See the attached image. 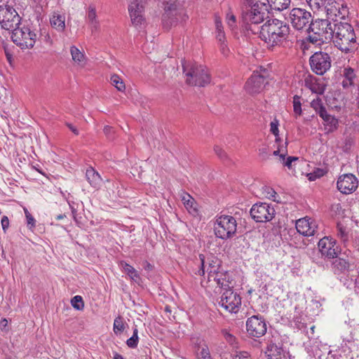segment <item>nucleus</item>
I'll use <instances>...</instances> for the list:
<instances>
[{
  "mask_svg": "<svg viewBox=\"0 0 359 359\" xmlns=\"http://www.w3.org/2000/svg\"><path fill=\"white\" fill-rule=\"evenodd\" d=\"M257 34L268 48L273 49L281 46L287 41L290 27L286 22L273 18L268 20L261 25V29Z\"/></svg>",
  "mask_w": 359,
  "mask_h": 359,
  "instance_id": "1",
  "label": "nucleus"
},
{
  "mask_svg": "<svg viewBox=\"0 0 359 359\" xmlns=\"http://www.w3.org/2000/svg\"><path fill=\"white\" fill-rule=\"evenodd\" d=\"M269 18V8L265 2H255L245 6L242 11V21L245 29L252 34H257L262 24Z\"/></svg>",
  "mask_w": 359,
  "mask_h": 359,
  "instance_id": "2",
  "label": "nucleus"
},
{
  "mask_svg": "<svg viewBox=\"0 0 359 359\" xmlns=\"http://www.w3.org/2000/svg\"><path fill=\"white\" fill-rule=\"evenodd\" d=\"M332 40L334 46L345 53L353 52L357 48L354 29L347 22H334L333 38Z\"/></svg>",
  "mask_w": 359,
  "mask_h": 359,
  "instance_id": "3",
  "label": "nucleus"
},
{
  "mask_svg": "<svg viewBox=\"0 0 359 359\" xmlns=\"http://www.w3.org/2000/svg\"><path fill=\"white\" fill-rule=\"evenodd\" d=\"M308 40L316 45H320L333 38L334 22L328 20L318 19L310 25Z\"/></svg>",
  "mask_w": 359,
  "mask_h": 359,
  "instance_id": "4",
  "label": "nucleus"
},
{
  "mask_svg": "<svg viewBox=\"0 0 359 359\" xmlns=\"http://www.w3.org/2000/svg\"><path fill=\"white\" fill-rule=\"evenodd\" d=\"M183 71L187 76V83L189 85L205 86L210 82V75L205 66L196 62L182 63Z\"/></svg>",
  "mask_w": 359,
  "mask_h": 359,
  "instance_id": "5",
  "label": "nucleus"
},
{
  "mask_svg": "<svg viewBox=\"0 0 359 359\" xmlns=\"http://www.w3.org/2000/svg\"><path fill=\"white\" fill-rule=\"evenodd\" d=\"M237 226L236 218L231 215L217 216L214 223L215 234L222 240L231 239L236 234Z\"/></svg>",
  "mask_w": 359,
  "mask_h": 359,
  "instance_id": "6",
  "label": "nucleus"
},
{
  "mask_svg": "<svg viewBox=\"0 0 359 359\" xmlns=\"http://www.w3.org/2000/svg\"><path fill=\"white\" fill-rule=\"evenodd\" d=\"M11 39L13 42L22 50H27L34 47L37 35L29 27L22 23L13 30Z\"/></svg>",
  "mask_w": 359,
  "mask_h": 359,
  "instance_id": "7",
  "label": "nucleus"
},
{
  "mask_svg": "<svg viewBox=\"0 0 359 359\" xmlns=\"http://www.w3.org/2000/svg\"><path fill=\"white\" fill-rule=\"evenodd\" d=\"M328 18L334 22L345 20L349 15V9L344 0H328L323 6Z\"/></svg>",
  "mask_w": 359,
  "mask_h": 359,
  "instance_id": "8",
  "label": "nucleus"
},
{
  "mask_svg": "<svg viewBox=\"0 0 359 359\" xmlns=\"http://www.w3.org/2000/svg\"><path fill=\"white\" fill-rule=\"evenodd\" d=\"M0 24L3 29L12 32L22 22L17 11L10 6H0Z\"/></svg>",
  "mask_w": 359,
  "mask_h": 359,
  "instance_id": "9",
  "label": "nucleus"
},
{
  "mask_svg": "<svg viewBox=\"0 0 359 359\" xmlns=\"http://www.w3.org/2000/svg\"><path fill=\"white\" fill-rule=\"evenodd\" d=\"M287 19L292 26L297 30L309 29L313 22L311 13L300 8L292 9Z\"/></svg>",
  "mask_w": 359,
  "mask_h": 359,
  "instance_id": "10",
  "label": "nucleus"
},
{
  "mask_svg": "<svg viewBox=\"0 0 359 359\" xmlns=\"http://www.w3.org/2000/svg\"><path fill=\"white\" fill-rule=\"evenodd\" d=\"M201 269L198 271L199 276H204L208 273V280H212V277L222 269L221 261L217 257L210 255L205 257L203 255H199Z\"/></svg>",
  "mask_w": 359,
  "mask_h": 359,
  "instance_id": "11",
  "label": "nucleus"
},
{
  "mask_svg": "<svg viewBox=\"0 0 359 359\" xmlns=\"http://www.w3.org/2000/svg\"><path fill=\"white\" fill-rule=\"evenodd\" d=\"M185 15L182 8H179L175 2H168L164 7L163 15V26L167 29L175 25L178 21L185 20Z\"/></svg>",
  "mask_w": 359,
  "mask_h": 359,
  "instance_id": "12",
  "label": "nucleus"
},
{
  "mask_svg": "<svg viewBox=\"0 0 359 359\" xmlns=\"http://www.w3.org/2000/svg\"><path fill=\"white\" fill-rule=\"evenodd\" d=\"M311 70L318 75H323L331 67L330 56L324 52H316L309 59Z\"/></svg>",
  "mask_w": 359,
  "mask_h": 359,
  "instance_id": "13",
  "label": "nucleus"
},
{
  "mask_svg": "<svg viewBox=\"0 0 359 359\" xmlns=\"http://www.w3.org/2000/svg\"><path fill=\"white\" fill-rule=\"evenodd\" d=\"M250 215L257 222H266L274 217L275 210L266 203H255L250 209Z\"/></svg>",
  "mask_w": 359,
  "mask_h": 359,
  "instance_id": "14",
  "label": "nucleus"
},
{
  "mask_svg": "<svg viewBox=\"0 0 359 359\" xmlns=\"http://www.w3.org/2000/svg\"><path fill=\"white\" fill-rule=\"evenodd\" d=\"M218 304L230 313H237L241 304V298L232 289H229L222 293Z\"/></svg>",
  "mask_w": 359,
  "mask_h": 359,
  "instance_id": "15",
  "label": "nucleus"
},
{
  "mask_svg": "<svg viewBox=\"0 0 359 359\" xmlns=\"http://www.w3.org/2000/svg\"><path fill=\"white\" fill-rule=\"evenodd\" d=\"M318 248L322 257L327 259L337 258L340 248L336 240L330 236H325L318 241Z\"/></svg>",
  "mask_w": 359,
  "mask_h": 359,
  "instance_id": "16",
  "label": "nucleus"
},
{
  "mask_svg": "<svg viewBox=\"0 0 359 359\" xmlns=\"http://www.w3.org/2000/svg\"><path fill=\"white\" fill-rule=\"evenodd\" d=\"M248 334L253 337H261L266 332L267 327L265 320L258 316L249 318L246 322Z\"/></svg>",
  "mask_w": 359,
  "mask_h": 359,
  "instance_id": "17",
  "label": "nucleus"
},
{
  "mask_svg": "<svg viewBox=\"0 0 359 359\" xmlns=\"http://www.w3.org/2000/svg\"><path fill=\"white\" fill-rule=\"evenodd\" d=\"M358 180L352 174H346L339 177L337 181V189L343 194L352 193L358 187Z\"/></svg>",
  "mask_w": 359,
  "mask_h": 359,
  "instance_id": "18",
  "label": "nucleus"
},
{
  "mask_svg": "<svg viewBox=\"0 0 359 359\" xmlns=\"http://www.w3.org/2000/svg\"><path fill=\"white\" fill-rule=\"evenodd\" d=\"M317 227L318 226L315 220L307 217L301 218L296 222V229L297 231L305 236L315 235Z\"/></svg>",
  "mask_w": 359,
  "mask_h": 359,
  "instance_id": "19",
  "label": "nucleus"
},
{
  "mask_svg": "<svg viewBox=\"0 0 359 359\" xmlns=\"http://www.w3.org/2000/svg\"><path fill=\"white\" fill-rule=\"evenodd\" d=\"M265 86V78L257 73L253 74L248 79L245 83V89L250 94L259 93Z\"/></svg>",
  "mask_w": 359,
  "mask_h": 359,
  "instance_id": "20",
  "label": "nucleus"
},
{
  "mask_svg": "<svg viewBox=\"0 0 359 359\" xmlns=\"http://www.w3.org/2000/svg\"><path fill=\"white\" fill-rule=\"evenodd\" d=\"M143 10L142 5L137 0L131 1L128 6L132 23L136 27L141 25L144 21Z\"/></svg>",
  "mask_w": 359,
  "mask_h": 359,
  "instance_id": "21",
  "label": "nucleus"
},
{
  "mask_svg": "<svg viewBox=\"0 0 359 359\" xmlns=\"http://www.w3.org/2000/svg\"><path fill=\"white\" fill-rule=\"evenodd\" d=\"M212 279L220 288H222L224 290L231 289L232 286H231V284L233 279L228 271H224L222 269L218 271V273L212 277Z\"/></svg>",
  "mask_w": 359,
  "mask_h": 359,
  "instance_id": "22",
  "label": "nucleus"
},
{
  "mask_svg": "<svg viewBox=\"0 0 359 359\" xmlns=\"http://www.w3.org/2000/svg\"><path fill=\"white\" fill-rule=\"evenodd\" d=\"M304 85L313 93L322 95L325 92V85L316 76L309 74L304 79Z\"/></svg>",
  "mask_w": 359,
  "mask_h": 359,
  "instance_id": "23",
  "label": "nucleus"
},
{
  "mask_svg": "<svg viewBox=\"0 0 359 359\" xmlns=\"http://www.w3.org/2000/svg\"><path fill=\"white\" fill-rule=\"evenodd\" d=\"M51 27L57 32H63L65 29V16L63 14L54 12L50 17Z\"/></svg>",
  "mask_w": 359,
  "mask_h": 359,
  "instance_id": "24",
  "label": "nucleus"
},
{
  "mask_svg": "<svg viewBox=\"0 0 359 359\" xmlns=\"http://www.w3.org/2000/svg\"><path fill=\"white\" fill-rule=\"evenodd\" d=\"M181 200L188 212L191 215H196L198 210L194 198L189 194L182 191L180 194Z\"/></svg>",
  "mask_w": 359,
  "mask_h": 359,
  "instance_id": "25",
  "label": "nucleus"
},
{
  "mask_svg": "<svg viewBox=\"0 0 359 359\" xmlns=\"http://www.w3.org/2000/svg\"><path fill=\"white\" fill-rule=\"evenodd\" d=\"M87 19L92 33L97 32L100 29V22L97 20L96 10L93 6H90L88 8Z\"/></svg>",
  "mask_w": 359,
  "mask_h": 359,
  "instance_id": "26",
  "label": "nucleus"
},
{
  "mask_svg": "<svg viewBox=\"0 0 359 359\" xmlns=\"http://www.w3.org/2000/svg\"><path fill=\"white\" fill-rule=\"evenodd\" d=\"M86 177L90 184L95 188L98 189L102 182V178L99 173L96 172L93 168H90L86 170Z\"/></svg>",
  "mask_w": 359,
  "mask_h": 359,
  "instance_id": "27",
  "label": "nucleus"
},
{
  "mask_svg": "<svg viewBox=\"0 0 359 359\" xmlns=\"http://www.w3.org/2000/svg\"><path fill=\"white\" fill-rule=\"evenodd\" d=\"M70 53L73 61L79 66L83 67L86 64V57L85 54L81 51L78 48L73 46L70 48Z\"/></svg>",
  "mask_w": 359,
  "mask_h": 359,
  "instance_id": "28",
  "label": "nucleus"
},
{
  "mask_svg": "<svg viewBox=\"0 0 359 359\" xmlns=\"http://www.w3.org/2000/svg\"><path fill=\"white\" fill-rule=\"evenodd\" d=\"M265 353L268 359H281L283 349L276 344L271 343L267 346Z\"/></svg>",
  "mask_w": 359,
  "mask_h": 359,
  "instance_id": "29",
  "label": "nucleus"
},
{
  "mask_svg": "<svg viewBox=\"0 0 359 359\" xmlns=\"http://www.w3.org/2000/svg\"><path fill=\"white\" fill-rule=\"evenodd\" d=\"M268 8L270 7L271 9L276 11H283L288 7L290 4V0H267Z\"/></svg>",
  "mask_w": 359,
  "mask_h": 359,
  "instance_id": "30",
  "label": "nucleus"
},
{
  "mask_svg": "<svg viewBox=\"0 0 359 359\" xmlns=\"http://www.w3.org/2000/svg\"><path fill=\"white\" fill-rule=\"evenodd\" d=\"M336 234L338 238L344 244L349 241L348 232L346 227L341 223H337V224Z\"/></svg>",
  "mask_w": 359,
  "mask_h": 359,
  "instance_id": "31",
  "label": "nucleus"
},
{
  "mask_svg": "<svg viewBox=\"0 0 359 359\" xmlns=\"http://www.w3.org/2000/svg\"><path fill=\"white\" fill-rule=\"evenodd\" d=\"M332 266L335 270L344 272L348 269L349 263L344 259L337 257L333 262Z\"/></svg>",
  "mask_w": 359,
  "mask_h": 359,
  "instance_id": "32",
  "label": "nucleus"
},
{
  "mask_svg": "<svg viewBox=\"0 0 359 359\" xmlns=\"http://www.w3.org/2000/svg\"><path fill=\"white\" fill-rule=\"evenodd\" d=\"M111 83L114 86L118 91L123 92L126 89V85L123 80L117 74H114L110 79Z\"/></svg>",
  "mask_w": 359,
  "mask_h": 359,
  "instance_id": "33",
  "label": "nucleus"
},
{
  "mask_svg": "<svg viewBox=\"0 0 359 359\" xmlns=\"http://www.w3.org/2000/svg\"><path fill=\"white\" fill-rule=\"evenodd\" d=\"M125 330V322L122 317L118 316L114 321V332L116 335L121 334Z\"/></svg>",
  "mask_w": 359,
  "mask_h": 359,
  "instance_id": "34",
  "label": "nucleus"
},
{
  "mask_svg": "<svg viewBox=\"0 0 359 359\" xmlns=\"http://www.w3.org/2000/svg\"><path fill=\"white\" fill-rule=\"evenodd\" d=\"M293 111L296 118L300 116L302 114L301 97L299 95H294L293 97Z\"/></svg>",
  "mask_w": 359,
  "mask_h": 359,
  "instance_id": "35",
  "label": "nucleus"
},
{
  "mask_svg": "<svg viewBox=\"0 0 359 359\" xmlns=\"http://www.w3.org/2000/svg\"><path fill=\"white\" fill-rule=\"evenodd\" d=\"M216 38L219 42L225 41V34L220 19H215Z\"/></svg>",
  "mask_w": 359,
  "mask_h": 359,
  "instance_id": "36",
  "label": "nucleus"
},
{
  "mask_svg": "<svg viewBox=\"0 0 359 359\" xmlns=\"http://www.w3.org/2000/svg\"><path fill=\"white\" fill-rule=\"evenodd\" d=\"M138 341H139L138 330H137V327H135L133 330V336L127 340L126 344L128 347L135 348L137 346Z\"/></svg>",
  "mask_w": 359,
  "mask_h": 359,
  "instance_id": "37",
  "label": "nucleus"
},
{
  "mask_svg": "<svg viewBox=\"0 0 359 359\" xmlns=\"http://www.w3.org/2000/svg\"><path fill=\"white\" fill-rule=\"evenodd\" d=\"M71 304L73 308L78 311H82L84 308V302L81 296H74L71 300Z\"/></svg>",
  "mask_w": 359,
  "mask_h": 359,
  "instance_id": "38",
  "label": "nucleus"
},
{
  "mask_svg": "<svg viewBox=\"0 0 359 359\" xmlns=\"http://www.w3.org/2000/svg\"><path fill=\"white\" fill-rule=\"evenodd\" d=\"M123 271L133 279L138 277L137 271L130 265L126 262L121 263Z\"/></svg>",
  "mask_w": 359,
  "mask_h": 359,
  "instance_id": "39",
  "label": "nucleus"
},
{
  "mask_svg": "<svg viewBox=\"0 0 359 359\" xmlns=\"http://www.w3.org/2000/svg\"><path fill=\"white\" fill-rule=\"evenodd\" d=\"M285 155L286 153H282L280 154V160L283 162L285 166L287 167L289 169L292 168V163L293 161H296L298 160V158L294 156H289L287 158L285 161Z\"/></svg>",
  "mask_w": 359,
  "mask_h": 359,
  "instance_id": "40",
  "label": "nucleus"
},
{
  "mask_svg": "<svg viewBox=\"0 0 359 359\" xmlns=\"http://www.w3.org/2000/svg\"><path fill=\"white\" fill-rule=\"evenodd\" d=\"M324 122L330 127L329 131H333L337 128L338 120L332 116H328Z\"/></svg>",
  "mask_w": 359,
  "mask_h": 359,
  "instance_id": "41",
  "label": "nucleus"
},
{
  "mask_svg": "<svg viewBox=\"0 0 359 359\" xmlns=\"http://www.w3.org/2000/svg\"><path fill=\"white\" fill-rule=\"evenodd\" d=\"M311 107L315 110V111L317 114L325 108L322 100L318 97L311 101Z\"/></svg>",
  "mask_w": 359,
  "mask_h": 359,
  "instance_id": "42",
  "label": "nucleus"
},
{
  "mask_svg": "<svg viewBox=\"0 0 359 359\" xmlns=\"http://www.w3.org/2000/svg\"><path fill=\"white\" fill-rule=\"evenodd\" d=\"M270 131L273 133L276 137V141H279V130H278V121L274 119L270 123Z\"/></svg>",
  "mask_w": 359,
  "mask_h": 359,
  "instance_id": "43",
  "label": "nucleus"
},
{
  "mask_svg": "<svg viewBox=\"0 0 359 359\" xmlns=\"http://www.w3.org/2000/svg\"><path fill=\"white\" fill-rule=\"evenodd\" d=\"M25 215L27 219V224L29 229H32L35 227L36 220L34 217L31 215V213L28 211L27 208H24Z\"/></svg>",
  "mask_w": 359,
  "mask_h": 359,
  "instance_id": "44",
  "label": "nucleus"
},
{
  "mask_svg": "<svg viewBox=\"0 0 359 359\" xmlns=\"http://www.w3.org/2000/svg\"><path fill=\"white\" fill-rule=\"evenodd\" d=\"M309 4L311 8L313 9H320L323 8L325 4L326 0H306Z\"/></svg>",
  "mask_w": 359,
  "mask_h": 359,
  "instance_id": "45",
  "label": "nucleus"
},
{
  "mask_svg": "<svg viewBox=\"0 0 359 359\" xmlns=\"http://www.w3.org/2000/svg\"><path fill=\"white\" fill-rule=\"evenodd\" d=\"M325 175V171L323 169L318 168L315 170L313 172L308 174V178L310 181H314L320 177H323Z\"/></svg>",
  "mask_w": 359,
  "mask_h": 359,
  "instance_id": "46",
  "label": "nucleus"
},
{
  "mask_svg": "<svg viewBox=\"0 0 359 359\" xmlns=\"http://www.w3.org/2000/svg\"><path fill=\"white\" fill-rule=\"evenodd\" d=\"M198 357L199 359H212L207 345H203L201 347V351L198 353Z\"/></svg>",
  "mask_w": 359,
  "mask_h": 359,
  "instance_id": "47",
  "label": "nucleus"
},
{
  "mask_svg": "<svg viewBox=\"0 0 359 359\" xmlns=\"http://www.w3.org/2000/svg\"><path fill=\"white\" fill-rule=\"evenodd\" d=\"M232 359H252L250 355L246 351L236 352L232 355Z\"/></svg>",
  "mask_w": 359,
  "mask_h": 359,
  "instance_id": "48",
  "label": "nucleus"
},
{
  "mask_svg": "<svg viewBox=\"0 0 359 359\" xmlns=\"http://www.w3.org/2000/svg\"><path fill=\"white\" fill-rule=\"evenodd\" d=\"M226 22H227L229 28L231 29H233L236 27V20L235 15L233 14H230V13L227 14Z\"/></svg>",
  "mask_w": 359,
  "mask_h": 359,
  "instance_id": "49",
  "label": "nucleus"
},
{
  "mask_svg": "<svg viewBox=\"0 0 359 359\" xmlns=\"http://www.w3.org/2000/svg\"><path fill=\"white\" fill-rule=\"evenodd\" d=\"M222 334H223L224 337L226 339V340L229 343L233 344L234 342V341H235L234 337L231 334H230L229 332H227L226 330H223Z\"/></svg>",
  "mask_w": 359,
  "mask_h": 359,
  "instance_id": "50",
  "label": "nucleus"
},
{
  "mask_svg": "<svg viewBox=\"0 0 359 359\" xmlns=\"http://www.w3.org/2000/svg\"><path fill=\"white\" fill-rule=\"evenodd\" d=\"M1 226H2V229L4 231H6V229L8 228L9 226V220H8V217L6 216H4L2 218H1Z\"/></svg>",
  "mask_w": 359,
  "mask_h": 359,
  "instance_id": "51",
  "label": "nucleus"
},
{
  "mask_svg": "<svg viewBox=\"0 0 359 359\" xmlns=\"http://www.w3.org/2000/svg\"><path fill=\"white\" fill-rule=\"evenodd\" d=\"M355 78V74L353 72V70L351 69H346L345 70V79H348L353 81V79Z\"/></svg>",
  "mask_w": 359,
  "mask_h": 359,
  "instance_id": "52",
  "label": "nucleus"
},
{
  "mask_svg": "<svg viewBox=\"0 0 359 359\" xmlns=\"http://www.w3.org/2000/svg\"><path fill=\"white\" fill-rule=\"evenodd\" d=\"M214 151L215 152V154L221 158H223L224 157H226V154L224 153V151H223V149L219 147V146H215V148H214Z\"/></svg>",
  "mask_w": 359,
  "mask_h": 359,
  "instance_id": "53",
  "label": "nucleus"
},
{
  "mask_svg": "<svg viewBox=\"0 0 359 359\" xmlns=\"http://www.w3.org/2000/svg\"><path fill=\"white\" fill-rule=\"evenodd\" d=\"M269 191L267 193V196L266 197L269 198V199H271L273 200V201H276V192L273 189H271V188H269L268 189Z\"/></svg>",
  "mask_w": 359,
  "mask_h": 359,
  "instance_id": "54",
  "label": "nucleus"
},
{
  "mask_svg": "<svg viewBox=\"0 0 359 359\" xmlns=\"http://www.w3.org/2000/svg\"><path fill=\"white\" fill-rule=\"evenodd\" d=\"M220 43V50L223 55H226L229 53V48H227L225 41L219 42Z\"/></svg>",
  "mask_w": 359,
  "mask_h": 359,
  "instance_id": "55",
  "label": "nucleus"
},
{
  "mask_svg": "<svg viewBox=\"0 0 359 359\" xmlns=\"http://www.w3.org/2000/svg\"><path fill=\"white\" fill-rule=\"evenodd\" d=\"M318 114L320 116V117L325 121L328 116L330 115L327 113L326 108L325 107L323 109H322L318 113Z\"/></svg>",
  "mask_w": 359,
  "mask_h": 359,
  "instance_id": "56",
  "label": "nucleus"
},
{
  "mask_svg": "<svg viewBox=\"0 0 359 359\" xmlns=\"http://www.w3.org/2000/svg\"><path fill=\"white\" fill-rule=\"evenodd\" d=\"M353 85V81L348 79H344V80L342 81V86L345 88H348V87L351 86Z\"/></svg>",
  "mask_w": 359,
  "mask_h": 359,
  "instance_id": "57",
  "label": "nucleus"
},
{
  "mask_svg": "<svg viewBox=\"0 0 359 359\" xmlns=\"http://www.w3.org/2000/svg\"><path fill=\"white\" fill-rule=\"evenodd\" d=\"M67 126L69 128V130L75 135H79V130L78 129L74 127L72 124L71 123H67Z\"/></svg>",
  "mask_w": 359,
  "mask_h": 359,
  "instance_id": "58",
  "label": "nucleus"
},
{
  "mask_svg": "<svg viewBox=\"0 0 359 359\" xmlns=\"http://www.w3.org/2000/svg\"><path fill=\"white\" fill-rule=\"evenodd\" d=\"M355 291L359 293V273L355 278Z\"/></svg>",
  "mask_w": 359,
  "mask_h": 359,
  "instance_id": "59",
  "label": "nucleus"
},
{
  "mask_svg": "<svg viewBox=\"0 0 359 359\" xmlns=\"http://www.w3.org/2000/svg\"><path fill=\"white\" fill-rule=\"evenodd\" d=\"M111 130V128L110 126H106L104 127L103 131L106 135L109 136Z\"/></svg>",
  "mask_w": 359,
  "mask_h": 359,
  "instance_id": "60",
  "label": "nucleus"
},
{
  "mask_svg": "<svg viewBox=\"0 0 359 359\" xmlns=\"http://www.w3.org/2000/svg\"><path fill=\"white\" fill-rule=\"evenodd\" d=\"M243 1L245 4V6H248L249 4H253L255 2H262V1H260V0H243Z\"/></svg>",
  "mask_w": 359,
  "mask_h": 359,
  "instance_id": "61",
  "label": "nucleus"
},
{
  "mask_svg": "<svg viewBox=\"0 0 359 359\" xmlns=\"http://www.w3.org/2000/svg\"><path fill=\"white\" fill-rule=\"evenodd\" d=\"M8 325V320L6 319V318H4L1 320L0 322V326L1 327H6Z\"/></svg>",
  "mask_w": 359,
  "mask_h": 359,
  "instance_id": "62",
  "label": "nucleus"
},
{
  "mask_svg": "<svg viewBox=\"0 0 359 359\" xmlns=\"http://www.w3.org/2000/svg\"><path fill=\"white\" fill-rule=\"evenodd\" d=\"M45 39H46V41L47 42H48L50 44L51 43L50 37V36H49V34H46L45 35Z\"/></svg>",
  "mask_w": 359,
  "mask_h": 359,
  "instance_id": "63",
  "label": "nucleus"
},
{
  "mask_svg": "<svg viewBox=\"0 0 359 359\" xmlns=\"http://www.w3.org/2000/svg\"><path fill=\"white\" fill-rule=\"evenodd\" d=\"M114 359H124L123 357L119 354H115Z\"/></svg>",
  "mask_w": 359,
  "mask_h": 359,
  "instance_id": "64",
  "label": "nucleus"
}]
</instances>
